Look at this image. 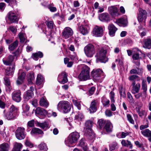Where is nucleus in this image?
<instances>
[{
	"instance_id": "f257e3e1",
	"label": "nucleus",
	"mask_w": 151,
	"mask_h": 151,
	"mask_svg": "<svg viewBox=\"0 0 151 151\" xmlns=\"http://www.w3.org/2000/svg\"><path fill=\"white\" fill-rule=\"evenodd\" d=\"M92 125L93 123L92 121H87L85 123V127L84 129V135L90 139H93L95 137V134L91 129Z\"/></svg>"
},
{
	"instance_id": "f03ea898",
	"label": "nucleus",
	"mask_w": 151,
	"mask_h": 151,
	"mask_svg": "<svg viewBox=\"0 0 151 151\" xmlns=\"http://www.w3.org/2000/svg\"><path fill=\"white\" fill-rule=\"evenodd\" d=\"M71 106V104L68 101H61L58 103L57 108L59 111L66 113L70 111Z\"/></svg>"
},
{
	"instance_id": "7ed1b4c3",
	"label": "nucleus",
	"mask_w": 151,
	"mask_h": 151,
	"mask_svg": "<svg viewBox=\"0 0 151 151\" xmlns=\"http://www.w3.org/2000/svg\"><path fill=\"white\" fill-rule=\"evenodd\" d=\"M79 137L78 133L76 132L71 133L65 139V144L68 146L72 147V145L76 142Z\"/></svg>"
},
{
	"instance_id": "20e7f679",
	"label": "nucleus",
	"mask_w": 151,
	"mask_h": 151,
	"mask_svg": "<svg viewBox=\"0 0 151 151\" xmlns=\"http://www.w3.org/2000/svg\"><path fill=\"white\" fill-rule=\"evenodd\" d=\"M90 78V68L86 65H83L78 78L81 80L86 81Z\"/></svg>"
},
{
	"instance_id": "39448f33",
	"label": "nucleus",
	"mask_w": 151,
	"mask_h": 151,
	"mask_svg": "<svg viewBox=\"0 0 151 151\" xmlns=\"http://www.w3.org/2000/svg\"><path fill=\"white\" fill-rule=\"evenodd\" d=\"M107 51L106 50L101 49L97 53L96 57V62L106 63L107 61L106 57Z\"/></svg>"
},
{
	"instance_id": "423d86ee",
	"label": "nucleus",
	"mask_w": 151,
	"mask_h": 151,
	"mask_svg": "<svg viewBox=\"0 0 151 151\" xmlns=\"http://www.w3.org/2000/svg\"><path fill=\"white\" fill-rule=\"evenodd\" d=\"M139 13L137 14V19L139 22L145 24L147 17V13L146 10L140 8L139 9Z\"/></svg>"
},
{
	"instance_id": "0eeeda50",
	"label": "nucleus",
	"mask_w": 151,
	"mask_h": 151,
	"mask_svg": "<svg viewBox=\"0 0 151 151\" xmlns=\"http://www.w3.org/2000/svg\"><path fill=\"white\" fill-rule=\"evenodd\" d=\"M84 51L87 57H92L95 53L94 46L91 44L87 45L84 48Z\"/></svg>"
},
{
	"instance_id": "6e6552de",
	"label": "nucleus",
	"mask_w": 151,
	"mask_h": 151,
	"mask_svg": "<svg viewBox=\"0 0 151 151\" xmlns=\"http://www.w3.org/2000/svg\"><path fill=\"white\" fill-rule=\"evenodd\" d=\"M91 75L94 79L97 81L99 80L102 76H104V73L100 69H94L91 72Z\"/></svg>"
},
{
	"instance_id": "1a4fd4ad",
	"label": "nucleus",
	"mask_w": 151,
	"mask_h": 151,
	"mask_svg": "<svg viewBox=\"0 0 151 151\" xmlns=\"http://www.w3.org/2000/svg\"><path fill=\"white\" fill-rule=\"evenodd\" d=\"M17 112V109L13 105L11 106L10 111L5 115V116L8 120H11L15 118Z\"/></svg>"
},
{
	"instance_id": "9d476101",
	"label": "nucleus",
	"mask_w": 151,
	"mask_h": 151,
	"mask_svg": "<svg viewBox=\"0 0 151 151\" xmlns=\"http://www.w3.org/2000/svg\"><path fill=\"white\" fill-rule=\"evenodd\" d=\"M105 27L102 26H96L93 30V35L97 37H100L103 36Z\"/></svg>"
},
{
	"instance_id": "9b49d317",
	"label": "nucleus",
	"mask_w": 151,
	"mask_h": 151,
	"mask_svg": "<svg viewBox=\"0 0 151 151\" xmlns=\"http://www.w3.org/2000/svg\"><path fill=\"white\" fill-rule=\"evenodd\" d=\"M15 135L16 138L18 139H24L25 137L24 128L22 127L18 128L16 131Z\"/></svg>"
},
{
	"instance_id": "f8f14e48",
	"label": "nucleus",
	"mask_w": 151,
	"mask_h": 151,
	"mask_svg": "<svg viewBox=\"0 0 151 151\" xmlns=\"http://www.w3.org/2000/svg\"><path fill=\"white\" fill-rule=\"evenodd\" d=\"M63 37L66 39L72 36L73 34L72 29L69 27H66L64 28L62 32Z\"/></svg>"
},
{
	"instance_id": "ddd939ff",
	"label": "nucleus",
	"mask_w": 151,
	"mask_h": 151,
	"mask_svg": "<svg viewBox=\"0 0 151 151\" xmlns=\"http://www.w3.org/2000/svg\"><path fill=\"white\" fill-rule=\"evenodd\" d=\"M58 81L61 83L64 84L67 82V74L66 73L63 72L58 75Z\"/></svg>"
},
{
	"instance_id": "4468645a",
	"label": "nucleus",
	"mask_w": 151,
	"mask_h": 151,
	"mask_svg": "<svg viewBox=\"0 0 151 151\" xmlns=\"http://www.w3.org/2000/svg\"><path fill=\"white\" fill-rule=\"evenodd\" d=\"M12 99L15 101L19 102L21 100V92L19 90H17L14 91L12 93Z\"/></svg>"
},
{
	"instance_id": "2eb2a0df",
	"label": "nucleus",
	"mask_w": 151,
	"mask_h": 151,
	"mask_svg": "<svg viewBox=\"0 0 151 151\" xmlns=\"http://www.w3.org/2000/svg\"><path fill=\"white\" fill-rule=\"evenodd\" d=\"M108 11L112 17L118 16L119 13L117 8L115 6H112L109 7Z\"/></svg>"
},
{
	"instance_id": "dca6fc26",
	"label": "nucleus",
	"mask_w": 151,
	"mask_h": 151,
	"mask_svg": "<svg viewBox=\"0 0 151 151\" xmlns=\"http://www.w3.org/2000/svg\"><path fill=\"white\" fill-rule=\"evenodd\" d=\"M131 86H132L131 92L132 93L134 94L139 92L140 87L139 83H137L136 84L135 81H133L132 83Z\"/></svg>"
},
{
	"instance_id": "f3484780",
	"label": "nucleus",
	"mask_w": 151,
	"mask_h": 151,
	"mask_svg": "<svg viewBox=\"0 0 151 151\" xmlns=\"http://www.w3.org/2000/svg\"><path fill=\"white\" fill-rule=\"evenodd\" d=\"M35 113L37 116H44L47 114V111L42 108L38 107L35 110Z\"/></svg>"
},
{
	"instance_id": "a211bd4d",
	"label": "nucleus",
	"mask_w": 151,
	"mask_h": 151,
	"mask_svg": "<svg viewBox=\"0 0 151 151\" xmlns=\"http://www.w3.org/2000/svg\"><path fill=\"white\" fill-rule=\"evenodd\" d=\"M25 76V73L22 70H19L18 73V77L17 83L18 84H20L22 83L23 80Z\"/></svg>"
},
{
	"instance_id": "6ab92c4d",
	"label": "nucleus",
	"mask_w": 151,
	"mask_h": 151,
	"mask_svg": "<svg viewBox=\"0 0 151 151\" xmlns=\"http://www.w3.org/2000/svg\"><path fill=\"white\" fill-rule=\"evenodd\" d=\"M109 30V34L111 37H113L115 35V32L117 29L113 24H109L108 27Z\"/></svg>"
},
{
	"instance_id": "aec40b11",
	"label": "nucleus",
	"mask_w": 151,
	"mask_h": 151,
	"mask_svg": "<svg viewBox=\"0 0 151 151\" xmlns=\"http://www.w3.org/2000/svg\"><path fill=\"white\" fill-rule=\"evenodd\" d=\"M8 17L9 20L11 23L17 22L18 20L16 14L12 12H10L9 13Z\"/></svg>"
},
{
	"instance_id": "412c9836",
	"label": "nucleus",
	"mask_w": 151,
	"mask_h": 151,
	"mask_svg": "<svg viewBox=\"0 0 151 151\" xmlns=\"http://www.w3.org/2000/svg\"><path fill=\"white\" fill-rule=\"evenodd\" d=\"M98 102V101L97 99L94 100L91 102L89 108V111L90 113H93L96 111V105Z\"/></svg>"
},
{
	"instance_id": "4be33fe9",
	"label": "nucleus",
	"mask_w": 151,
	"mask_h": 151,
	"mask_svg": "<svg viewBox=\"0 0 151 151\" xmlns=\"http://www.w3.org/2000/svg\"><path fill=\"white\" fill-rule=\"evenodd\" d=\"M99 18L100 20L104 22H108L110 21L109 15L107 13H103L100 15Z\"/></svg>"
},
{
	"instance_id": "5701e85b",
	"label": "nucleus",
	"mask_w": 151,
	"mask_h": 151,
	"mask_svg": "<svg viewBox=\"0 0 151 151\" xmlns=\"http://www.w3.org/2000/svg\"><path fill=\"white\" fill-rule=\"evenodd\" d=\"M142 134L145 137L148 138V140L151 142V131L148 129H146L141 131Z\"/></svg>"
},
{
	"instance_id": "b1692460",
	"label": "nucleus",
	"mask_w": 151,
	"mask_h": 151,
	"mask_svg": "<svg viewBox=\"0 0 151 151\" xmlns=\"http://www.w3.org/2000/svg\"><path fill=\"white\" fill-rule=\"evenodd\" d=\"M33 95V93L31 90H28L24 94V98L25 101H27L31 98Z\"/></svg>"
},
{
	"instance_id": "393cba45",
	"label": "nucleus",
	"mask_w": 151,
	"mask_h": 151,
	"mask_svg": "<svg viewBox=\"0 0 151 151\" xmlns=\"http://www.w3.org/2000/svg\"><path fill=\"white\" fill-rule=\"evenodd\" d=\"M15 67V65H13L7 68L6 70V75L8 76L12 75L14 71Z\"/></svg>"
},
{
	"instance_id": "a878e982",
	"label": "nucleus",
	"mask_w": 151,
	"mask_h": 151,
	"mask_svg": "<svg viewBox=\"0 0 151 151\" xmlns=\"http://www.w3.org/2000/svg\"><path fill=\"white\" fill-rule=\"evenodd\" d=\"M14 57L13 55H10L6 60H3L4 64L6 65H10L13 60Z\"/></svg>"
},
{
	"instance_id": "bb28decb",
	"label": "nucleus",
	"mask_w": 151,
	"mask_h": 151,
	"mask_svg": "<svg viewBox=\"0 0 151 151\" xmlns=\"http://www.w3.org/2000/svg\"><path fill=\"white\" fill-rule=\"evenodd\" d=\"M144 47L145 48L150 49L151 48V39L147 38L144 40Z\"/></svg>"
},
{
	"instance_id": "cd10ccee",
	"label": "nucleus",
	"mask_w": 151,
	"mask_h": 151,
	"mask_svg": "<svg viewBox=\"0 0 151 151\" xmlns=\"http://www.w3.org/2000/svg\"><path fill=\"white\" fill-rule=\"evenodd\" d=\"M113 126L110 122L106 121L104 127V128L107 132H109L112 131Z\"/></svg>"
},
{
	"instance_id": "c85d7f7f",
	"label": "nucleus",
	"mask_w": 151,
	"mask_h": 151,
	"mask_svg": "<svg viewBox=\"0 0 151 151\" xmlns=\"http://www.w3.org/2000/svg\"><path fill=\"white\" fill-rule=\"evenodd\" d=\"M116 23L119 25L125 27L127 25V21L123 19H119L116 21Z\"/></svg>"
},
{
	"instance_id": "c756f323",
	"label": "nucleus",
	"mask_w": 151,
	"mask_h": 151,
	"mask_svg": "<svg viewBox=\"0 0 151 151\" xmlns=\"http://www.w3.org/2000/svg\"><path fill=\"white\" fill-rule=\"evenodd\" d=\"M84 139H82L79 142V145L82 147L84 151H90L88 150L87 145L85 143Z\"/></svg>"
},
{
	"instance_id": "7c9ffc66",
	"label": "nucleus",
	"mask_w": 151,
	"mask_h": 151,
	"mask_svg": "<svg viewBox=\"0 0 151 151\" xmlns=\"http://www.w3.org/2000/svg\"><path fill=\"white\" fill-rule=\"evenodd\" d=\"M31 134L32 135L37 134H43V132L39 129L34 128L31 131Z\"/></svg>"
},
{
	"instance_id": "2f4dec72",
	"label": "nucleus",
	"mask_w": 151,
	"mask_h": 151,
	"mask_svg": "<svg viewBox=\"0 0 151 151\" xmlns=\"http://www.w3.org/2000/svg\"><path fill=\"white\" fill-rule=\"evenodd\" d=\"M9 147V145L6 143L0 145V151H8Z\"/></svg>"
},
{
	"instance_id": "473e14b6",
	"label": "nucleus",
	"mask_w": 151,
	"mask_h": 151,
	"mask_svg": "<svg viewBox=\"0 0 151 151\" xmlns=\"http://www.w3.org/2000/svg\"><path fill=\"white\" fill-rule=\"evenodd\" d=\"M36 126L45 129H46L49 128L48 124L46 122L42 123L38 122L36 124Z\"/></svg>"
},
{
	"instance_id": "72a5a7b5",
	"label": "nucleus",
	"mask_w": 151,
	"mask_h": 151,
	"mask_svg": "<svg viewBox=\"0 0 151 151\" xmlns=\"http://www.w3.org/2000/svg\"><path fill=\"white\" fill-rule=\"evenodd\" d=\"M39 103L40 106L44 107H47L49 105V103L47 100L43 97L41 99Z\"/></svg>"
},
{
	"instance_id": "f704fd0d",
	"label": "nucleus",
	"mask_w": 151,
	"mask_h": 151,
	"mask_svg": "<svg viewBox=\"0 0 151 151\" xmlns=\"http://www.w3.org/2000/svg\"><path fill=\"white\" fill-rule=\"evenodd\" d=\"M32 58L35 60H37L39 57L41 58L43 57V53L39 51L37 53L33 54L32 55Z\"/></svg>"
},
{
	"instance_id": "c9c22d12",
	"label": "nucleus",
	"mask_w": 151,
	"mask_h": 151,
	"mask_svg": "<svg viewBox=\"0 0 151 151\" xmlns=\"http://www.w3.org/2000/svg\"><path fill=\"white\" fill-rule=\"evenodd\" d=\"M22 147V145L19 143L15 142L14 144L13 151H20Z\"/></svg>"
},
{
	"instance_id": "e433bc0d",
	"label": "nucleus",
	"mask_w": 151,
	"mask_h": 151,
	"mask_svg": "<svg viewBox=\"0 0 151 151\" xmlns=\"http://www.w3.org/2000/svg\"><path fill=\"white\" fill-rule=\"evenodd\" d=\"M129 80L133 82L136 81H139L140 80V78L137 76L134 75H132L129 76L128 78Z\"/></svg>"
},
{
	"instance_id": "4c0bfd02",
	"label": "nucleus",
	"mask_w": 151,
	"mask_h": 151,
	"mask_svg": "<svg viewBox=\"0 0 151 151\" xmlns=\"http://www.w3.org/2000/svg\"><path fill=\"white\" fill-rule=\"evenodd\" d=\"M79 29L80 32L83 35H86L88 33L87 28L84 26H80L79 27Z\"/></svg>"
},
{
	"instance_id": "58836bf2",
	"label": "nucleus",
	"mask_w": 151,
	"mask_h": 151,
	"mask_svg": "<svg viewBox=\"0 0 151 151\" xmlns=\"http://www.w3.org/2000/svg\"><path fill=\"white\" fill-rule=\"evenodd\" d=\"M43 81L44 78L41 74H38L36 81V84L38 85H40L42 83Z\"/></svg>"
},
{
	"instance_id": "ea45409f",
	"label": "nucleus",
	"mask_w": 151,
	"mask_h": 151,
	"mask_svg": "<svg viewBox=\"0 0 151 151\" xmlns=\"http://www.w3.org/2000/svg\"><path fill=\"white\" fill-rule=\"evenodd\" d=\"M18 42L17 40H16L13 43L9 45V49L11 51H13L15 49L18 45Z\"/></svg>"
},
{
	"instance_id": "a19ab883",
	"label": "nucleus",
	"mask_w": 151,
	"mask_h": 151,
	"mask_svg": "<svg viewBox=\"0 0 151 151\" xmlns=\"http://www.w3.org/2000/svg\"><path fill=\"white\" fill-rule=\"evenodd\" d=\"M23 109L24 110L23 115L27 116H30V114L28 113V111L29 109V107L28 105H24L23 106Z\"/></svg>"
},
{
	"instance_id": "79ce46f5",
	"label": "nucleus",
	"mask_w": 151,
	"mask_h": 151,
	"mask_svg": "<svg viewBox=\"0 0 151 151\" xmlns=\"http://www.w3.org/2000/svg\"><path fill=\"white\" fill-rule=\"evenodd\" d=\"M121 143L122 145L124 146L128 147L129 146L130 148H132V145L131 142L129 141L123 140L122 141Z\"/></svg>"
},
{
	"instance_id": "37998d69",
	"label": "nucleus",
	"mask_w": 151,
	"mask_h": 151,
	"mask_svg": "<svg viewBox=\"0 0 151 151\" xmlns=\"http://www.w3.org/2000/svg\"><path fill=\"white\" fill-rule=\"evenodd\" d=\"M139 50H137V52L134 53L132 55V58L134 60H138L142 58L141 56H140V54L139 52Z\"/></svg>"
},
{
	"instance_id": "c03bdc74",
	"label": "nucleus",
	"mask_w": 151,
	"mask_h": 151,
	"mask_svg": "<svg viewBox=\"0 0 151 151\" xmlns=\"http://www.w3.org/2000/svg\"><path fill=\"white\" fill-rule=\"evenodd\" d=\"M38 147L41 150L47 151L48 148L45 143L42 142L39 145Z\"/></svg>"
},
{
	"instance_id": "a18cd8bd",
	"label": "nucleus",
	"mask_w": 151,
	"mask_h": 151,
	"mask_svg": "<svg viewBox=\"0 0 151 151\" xmlns=\"http://www.w3.org/2000/svg\"><path fill=\"white\" fill-rule=\"evenodd\" d=\"M28 81L29 84H31L32 83V81L34 79V76L33 73H30L28 76Z\"/></svg>"
},
{
	"instance_id": "49530a36",
	"label": "nucleus",
	"mask_w": 151,
	"mask_h": 151,
	"mask_svg": "<svg viewBox=\"0 0 151 151\" xmlns=\"http://www.w3.org/2000/svg\"><path fill=\"white\" fill-rule=\"evenodd\" d=\"M18 36L21 42H23L25 41L26 36L24 33L20 32L18 34Z\"/></svg>"
},
{
	"instance_id": "de8ad7c7",
	"label": "nucleus",
	"mask_w": 151,
	"mask_h": 151,
	"mask_svg": "<svg viewBox=\"0 0 151 151\" xmlns=\"http://www.w3.org/2000/svg\"><path fill=\"white\" fill-rule=\"evenodd\" d=\"M119 91L121 97L123 98L125 97L126 94L124 91L123 89L122 86H121L119 88Z\"/></svg>"
},
{
	"instance_id": "09e8293b",
	"label": "nucleus",
	"mask_w": 151,
	"mask_h": 151,
	"mask_svg": "<svg viewBox=\"0 0 151 151\" xmlns=\"http://www.w3.org/2000/svg\"><path fill=\"white\" fill-rule=\"evenodd\" d=\"M127 96L128 99V101L130 103H134V100L133 97L129 92L127 93Z\"/></svg>"
},
{
	"instance_id": "8fccbe9b",
	"label": "nucleus",
	"mask_w": 151,
	"mask_h": 151,
	"mask_svg": "<svg viewBox=\"0 0 151 151\" xmlns=\"http://www.w3.org/2000/svg\"><path fill=\"white\" fill-rule=\"evenodd\" d=\"M115 93L113 91H111L109 94V96L111 102L112 103H114L115 100L114 99Z\"/></svg>"
},
{
	"instance_id": "3c124183",
	"label": "nucleus",
	"mask_w": 151,
	"mask_h": 151,
	"mask_svg": "<svg viewBox=\"0 0 151 151\" xmlns=\"http://www.w3.org/2000/svg\"><path fill=\"white\" fill-rule=\"evenodd\" d=\"M106 122V121H105L102 119H99L98 122V123L100 127L102 128L105 125Z\"/></svg>"
},
{
	"instance_id": "603ef678",
	"label": "nucleus",
	"mask_w": 151,
	"mask_h": 151,
	"mask_svg": "<svg viewBox=\"0 0 151 151\" xmlns=\"http://www.w3.org/2000/svg\"><path fill=\"white\" fill-rule=\"evenodd\" d=\"M73 101L74 104L77 107L78 109L80 110L81 109V105L79 101H78L76 99H73Z\"/></svg>"
},
{
	"instance_id": "864d4df0",
	"label": "nucleus",
	"mask_w": 151,
	"mask_h": 151,
	"mask_svg": "<svg viewBox=\"0 0 151 151\" xmlns=\"http://www.w3.org/2000/svg\"><path fill=\"white\" fill-rule=\"evenodd\" d=\"M8 29L13 34H15L17 31V29L16 28L13 26H10L9 27Z\"/></svg>"
},
{
	"instance_id": "5fc2aeb1",
	"label": "nucleus",
	"mask_w": 151,
	"mask_h": 151,
	"mask_svg": "<svg viewBox=\"0 0 151 151\" xmlns=\"http://www.w3.org/2000/svg\"><path fill=\"white\" fill-rule=\"evenodd\" d=\"M5 1L9 3V4L12 5H17V3L16 0H4Z\"/></svg>"
},
{
	"instance_id": "6e6d98bb",
	"label": "nucleus",
	"mask_w": 151,
	"mask_h": 151,
	"mask_svg": "<svg viewBox=\"0 0 151 151\" xmlns=\"http://www.w3.org/2000/svg\"><path fill=\"white\" fill-rule=\"evenodd\" d=\"M46 24L49 28L50 29H52L53 28L54 23L52 21L47 22Z\"/></svg>"
},
{
	"instance_id": "4d7b16f0",
	"label": "nucleus",
	"mask_w": 151,
	"mask_h": 151,
	"mask_svg": "<svg viewBox=\"0 0 151 151\" xmlns=\"http://www.w3.org/2000/svg\"><path fill=\"white\" fill-rule=\"evenodd\" d=\"M4 79L5 85L7 86H9L10 83L9 78L8 77H5L4 78Z\"/></svg>"
},
{
	"instance_id": "13d9d810",
	"label": "nucleus",
	"mask_w": 151,
	"mask_h": 151,
	"mask_svg": "<svg viewBox=\"0 0 151 151\" xmlns=\"http://www.w3.org/2000/svg\"><path fill=\"white\" fill-rule=\"evenodd\" d=\"M84 117V116L82 113H79L78 115L75 116V119H78L79 120H81V119H83Z\"/></svg>"
},
{
	"instance_id": "bf43d9fd",
	"label": "nucleus",
	"mask_w": 151,
	"mask_h": 151,
	"mask_svg": "<svg viewBox=\"0 0 151 151\" xmlns=\"http://www.w3.org/2000/svg\"><path fill=\"white\" fill-rule=\"evenodd\" d=\"M127 117L128 120L130 123L132 124H134V121L130 115L129 114H127Z\"/></svg>"
},
{
	"instance_id": "052dcab7",
	"label": "nucleus",
	"mask_w": 151,
	"mask_h": 151,
	"mask_svg": "<svg viewBox=\"0 0 151 151\" xmlns=\"http://www.w3.org/2000/svg\"><path fill=\"white\" fill-rule=\"evenodd\" d=\"M142 87L144 91L145 92L147 90V85L145 82L143 81L142 83Z\"/></svg>"
},
{
	"instance_id": "680f3d73",
	"label": "nucleus",
	"mask_w": 151,
	"mask_h": 151,
	"mask_svg": "<svg viewBox=\"0 0 151 151\" xmlns=\"http://www.w3.org/2000/svg\"><path fill=\"white\" fill-rule=\"evenodd\" d=\"M25 144L26 146H28L30 148H32L33 146V144L28 140H27L26 141Z\"/></svg>"
},
{
	"instance_id": "e2e57ef3",
	"label": "nucleus",
	"mask_w": 151,
	"mask_h": 151,
	"mask_svg": "<svg viewBox=\"0 0 151 151\" xmlns=\"http://www.w3.org/2000/svg\"><path fill=\"white\" fill-rule=\"evenodd\" d=\"M105 114L108 116H112V113L109 110H106L105 112Z\"/></svg>"
},
{
	"instance_id": "0e129e2a",
	"label": "nucleus",
	"mask_w": 151,
	"mask_h": 151,
	"mask_svg": "<svg viewBox=\"0 0 151 151\" xmlns=\"http://www.w3.org/2000/svg\"><path fill=\"white\" fill-rule=\"evenodd\" d=\"M48 8L50 11L52 12H54L57 10V9L55 7H53L50 5L48 6Z\"/></svg>"
},
{
	"instance_id": "69168bd1",
	"label": "nucleus",
	"mask_w": 151,
	"mask_h": 151,
	"mask_svg": "<svg viewBox=\"0 0 151 151\" xmlns=\"http://www.w3.org/2000/svg\"><path fill=\"white\" fill-rule=\"evenodd\" d=\"M5 4L4 3H0V11H2L4 10L5 7Z\"/></svg>"
},
{
	"instance_id": "338daca9",
	"label": "nucleus",
	"mask_w": 151,
	"mask_h": 151,
	"mask_svg": "<svg viewBox=\"0 0 151 151\" xmlns=\"http://www.w3.org/2000/svg\"><path fill=\"white\" fill-rule=\"evenodd\" d=\"M138 72H137V70L136 69H133L131 70L130 71V73L131 74H138Z\"/></svg>"
},
{
	"instance_id": "774afa93",
	"label": "nucleus",
	"mask_w": 151,
	"mask_h": 151,
	"mask_svg": "<svg viewBox=\"0 0 151 151\" xmlns=\"http://www.w3.org/2000/svg\"><path fill=\"white\" fill-rule=\"evenodd\" d=\"M95 90V88L93 87H92L91 89L89 90V93L90 94V95H92Z\"/></svg>"
}]
</instances>
